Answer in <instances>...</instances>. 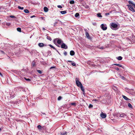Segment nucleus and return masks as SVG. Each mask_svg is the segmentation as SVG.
<instances>
[{"label": "nucleus", "instance_id": "44", "mask_svg": "<svg viewBox=\"0 0 135 135\" xmlns=\"http://www.w3.org/2000/svg\"><path fill=\"white\" fill-rule=\"evenodd\" d=\"M1 52H2V53L3 54H5V53L2 50L1 51Z\"/></svg>", "mask_w": 135, "mask_h": 135}, {"label": "nucleus", "instance_id": "17", "mask_svg": "<svg viewBox=\"0 0 135 135\" xmlns=\"http://www.w3.org/2000/svg\"><path fill=\"white\" fill-rule=\"evenodd\" d=\"M128 107L129 108H131L132 109L133 108V107L132 106V105L130 103H128Z\"/></svg>", "mask_w": 135, "mask_h": 135}, {"label": "nucleus", "instance_id": "33", "mask_svg": "<svg viewBox=\"0 0 135 135\" xmlns=\"http://www.w3.org/2000/svg\"><path fill=\"white\" fill-rule=\"evenodd\" d=\"M93 107V105H92V104H90L88 107L89 108H91Z\"/></svg>", "mask_w": 135, "mask_h": 135}, {"label": "nucleus", "instance_id": "2", "mask_svg": "<svg viewBox=\"0 0 135 135\" xmlns=\"http://www.w3.org/2000/svg\"><path fill=\"white\" fill-rule=\"evenodd\" d=\"M101 27L103 30H105L107 29V27L106 24H101Z\"/></svg>", "mask_w": 135, "mask_h": 135}, {"label": "nucleus", "instance_id": "48", "mask_svg": "<svg viewBox=\"0 0 135 135\" xmlns=\"http://www.w3.org/2000/svg\"><path fill=\"white\" fill-rule=\"evenodd\" d=\"M35 17V16H34V15H33V16H31V17H31V18H33V17Z\"/></svg>", "mask_w": 135, "mask_h": 135}, {"label": "nucleus", "instance_id": "40", "mask_svg": "<svg viewBox=\"0 0 135 135\" xmlns=\"http://www.w3.org/2000/svg\"><path fill=\"white\" fill-rule=\"evenodd\" d=\"M57 7L58 8H62V6L61 5H58L57 6Z\"/></svg>", "mask_w": 135, "mask_h": 135}, {"label": "nucleus", "instance_id": "39", "mask_svg": "<svg viewBox=\"0 0 135 135\" xmlns=\"http://www.w3.org/2000/svg\"><path fill=\"white\" fill-rule=\"evenodd\" d=\"M71 105H72L75 106L76 105V104L75 103H71Z\"/></svg>", "mask_w": 135, "mask_h": 135}, {"label": "nucleus", "instance_id": "38", "mask_svg": "<svg viewBox=\"0 0 135 135\" xmlns=\"http://www.w3.org/2000/svg\"><path fill=\"white\" fill-rule=\"evenodd\" d=\"M61 99V96H59L58 98V100H60Z\"/></svg>", "mask_w": 135, "mask_h": 135}, {"label": "nucleus", "instance_id": "6", "mask_svg": "<svg viewBox=\"0 0 135 135\" xmlns=\"http://www.w3.org/2000/svg\"><path fill=\"white\" fill-rule=\"evenodd\" d=\"M106 114L103 113H102L100 114V116L102 118H105L106 117Z\"/></svg>", "mask_w": 135, "mask_h": 135}, {"label": "nucleus", "instance_id": "20", "mask_svg": "<svg viewBox=\"0 0 135 135\" xmlns=\"http://www.w3.org/2000/svg\"><path fill=\"white\" fill-rule=\"evenodd\" d=\"M122 57L121 56H119L118 57L117 59L118 60H120L122 59Z\"/></svg>", "mask_w": 135, "mask_h": 135}, {"label": "nucleus", "instance_id": "16", "mask_svg": "<svg viewBox=\"0 0 135 135\" xmlns=\"http://www.w3.org/2000/svg\"><path fill=\"white\" fill-rule=\"evenodd\" d=\"M61 39H59L57 41V43L59 44H60L61 43Z\"/></svg>", "mask_w": 135, "mask_h": 135}, {"label": "nucleus", "instance_id": "14", "mask_svg": "<svg viewBox=\"0 0 135 135\" xmlns=\"http://www.w3.org/2000/svg\"><path fill=\"white\" fill-rule=\"evenodd\" d=\"M114 65H116L117 66L119 67H122V68H123V66L121 64H114Z\"/></svg>", "mask_w": 135, "mask_h": 135}, {"label": "nucleus", "instance_id": "21", "mask_svg": "<svg viewBox=\"0 0 135 135\" xmlns=\"http://www.w3.org/2000/svg\"><path fill=\"white\" fill-rule=\"evenodd\" d=\"M47 38L48 40H49L51 41L52 40V39L51 37L49 36H47Z\"/></svg>", "mask_w": 135, "mask_h": 135}, {"label": "nucleus", "instance_id": "53", "mask_svg": "<svg viewBox=\"0 0 135 135\" xmlns=\"http://www.w3.org/2000/svg\"><path fill=\"white\" fill-rule=\"evenodd\" d=\"M1 7H0V10L1 9Z\"/></svg>", "mask_w": 135, "mask_h": 135}, {"label": "nucleus", "instance_id": "32", "mask_svg": "<svg viewBox=\"0 0 135 135\" xmlns=\"http://www.w3.org/2000/svg\"><path fill=\"white\" fill-rule=\"evenodd\" d=\"M120 78L121 79L123 80H124L125 79V78L124 76H120Z\"/></svg>", "mask_w": 135, "mask_h": 135}, {"label": "nucleus", "instance_id": "35", "mask_svg": "<svg viewBox=\"0 0 135 135\" xmlns=\"http://www.w3.org/2000/svg\"><path fill=\"white\" fill-rule=\"evenodd\" d=\"M35 62L34 61H33L32 63V65L33 66H35Z\"/></svg>", "mask_w": 135, "mask_h": 135}, {"label": "nucleus", "instance_id": "29", "mask_svg": "<svg viewBox=\"0 0 135 135\" xmlns=\"http://www.w3.org/2000/svg\"><path fill=\"white\" fill-rule=\"evenodd\" d=\"M58 23V22L57 21L55 22L54 23V26L56 27L57 26V25H56V24L57 23Z\"/></svg>", "mask_w": 135, "mask_h": 135}, {"label": "nucleus", "instance_id": "47", "mask_svg": "<svg viewBox=\"0 0 135 135\" xmlns=\"http://www.w3.org/2000/svg\"><path fill=\"white\" fill-rule=\"evenodd\" d=\"M55 68V66H52L50 68V69H51L52 68Z\"/></svg>", "mask_w": 135, "mask_h": 135}, {"label": "nucleus", "instance_id": "50", "mask_svg": "<svg viewBox=\"0 0 135 135\" xmlns=\"http://www.w3.org/2000/svg\"><path fill=\"white\" fill-rule=\"evenodd\" d=\"M99 48L101 49H104V47H101L100 48Z\"/></svg>", "mask_w": 135, "mask_h": 135}, {"label": "nucleus", "instance_id": "4", "mask_svg": "<svg viewBox=\"0 0 135 135\" xmlns=\"http://www.w3.org/2000/svg\"><path fill=\"white\" fill-rule=\"evenodd\" d=\"M128 6L129 9L133 12H135V11L134 9L132 6L129 4L127 5Z\"/></svg>", "mask_w": 135, "mask_h": 135}, {"label": "nucleus", "instance_id": "34", "mask_svg": "<svg viewBox=\"0 0 135 135\" xmlns=\"http://www.w3.org/2000/svg\"><path fill=\"white\" fill-rule=\"evenodd\" d=\"M11 24L7 22L6 23V25L7 26H9L11 25Z\"/></svg>", "mask_w": 135, "mask_h": 135}, {"label": "nucleus", "instance_id": "30", "mask_svg": "<svg viewBox=\"0 0 135 135\" xmlns=\"http://www.w3.org/2000/svg\"><path fill=\"white\" fill-rule=\"evenodd\" d=\"M24 79L27 81H30L31 80V79L29 78L27 79L25 77Z\"/></svg>", "mask_w": 135, "mask_h": 135}, {"label": "nucleus", "instance_id": "19", "mask_svg": "<svg viewBox=\"0 0 135 135\" xmlns=\"http://www.w3.org/2000/svg\"><path fill=\"white\" fill-rule=\"evenodd\" d=\"M98 17H102V16L101 15V13H99L97 14Z\"/></svg>", "mask_w": 135, "mask_h": 135}, {"label": "nucleus", "instance_id": "18", "mask_svg": "<svg viewBox=\"0 0 135 135\" xmlns=\"http://www.w3.org/2000/svg\"><path fill=\"white\" fill-rule=\"evenodd\" d=\"M60 12L62 14H65L66 13V12L65 11H60Z\"/></svg>", "mask_w": 135, "mask_h": 135}, {"label": "nucleus", "instance_id": "37", "mask_svg": "<svg viewBox=\"0 0 135 135\" xmlns=\"http://www.w3.org/2000/svg\"><path fill=\"white\" fill-rule=\"evenodd\" d=\"M128 3L130 4H131L132 5L133 4V3L131 1H128Z\"/></svg>", "mask_w": 135, "mask_h": 135}, {"label": "nucleus", "instance_id": "9", "mask_svg": "<svg viewBox=\"0 0 135 135\" xmlns=\"http://www.w3.org/2000/svg\"><path fill=\"white\" fill-rule=\"evenodd\" d=\"M70 54L71 56H73L75 54V52L74 51L71 50L70 52Z\"/></svg>", "mask_w": 135, "mask_h": 135}, {"label": "nucleus", "instance_id": "26", "mask_svg": "<svg viewBox=\"0 0 135 135\" xmlns=\"http://www.w3.org/2000/svg\"><path fill=\"white\" fill-rule=\"evenodd\" d=\"M38 129L39 130H40L41 129V126L40 125H38L37 127Z\"/></svg>", "mask_w": 135, "mask_h": 135}, {"label": "nucleus", "instance_id": "25", "mask_svg": "<svg viewBox=\"0 0 135 135\" xmlns=\"http://www.w3.org/2000/svg\"><path fill=\"white\" fill-rule=\"evenodd\" d=\"M69 3L70 4H73L74 3V1L73 0H71L70 1Z\"/></svg>", "mask_w": 135, "mask_h": 135}, {"label": "nucleus", "instance_id": "23", "mask_svg": "<svg viewBox=\"0 0 135 135\" xmlns=\"http://www.w3.org/2000/svg\"><path fill=\"white\" fill-rule=\"evenodd\" d=\"M79 13H77L75 14V17H78V16H79Z\"/></svg>", "mask_w": 135, "mask_h": 135}, {"label": "nucleus", "instance_id": "51", "mask_svg": "<svg viewBox=\"0 0 135 135\" xmlns=\"http://www.w3.org/2000/svg\"><path fill=\"white\" fill-rule=\"evenodd\" d=\"M0 75L1 76H3V75L0 72Z\"/></svg>", "mask_w": 135, "mask_h": 135}, {"label": "nucleus", "instance_id": "27", "mask_svg": "<svg viewBox=\"0 0 135 135\" xmlns=\"http://www.w3.org/2000/svg\"><path fill=\"white\" fill-rule=\"evenodd\" d=\"M17 29L18 31H19V32H21V28L18 27L17 28Z\"/></svg>", "mask_w": 135, "mask_h": 135}, {"label": "nucleus", "instance_id": "8", "mask_svg": "<svg viewBox=\"0 0 135 135\" xmlns=\"http://www.w3.org/2000/svg\"><path fill=\"white\" fill-rule=\"evenodd\" d=\"M69 62H71V65L73 66H76V64L74 62H73L72 61L70 60H68L67 61Z\"/></svg>", "mask_w": 135, "mask_h": 135}, {"label": "nucleus", "instance_id": "49", "mask_svg": "<svg viewBox=\"0 0 135 135\" xmlns=\"http://www.w3.org/2000/svg\"><path fill=\"white\" fill-rule=\"evenodd\" d=\"M133 7L134 8H135V4H134V3L132 5V7Z\"/></svg>", "mask_w": 135, "mask_h": 135}, {"label": "nucleus", "instance_id": "52", "mask_svg": "<svg viewBox=\"0 0 135 135\" xmlns=\"http://www.w3.org/2000/svg\"><path fill=\"white\" fill-rule=\"evenodd\" d=\"M1 130V128H0V131Z\"/></svg>", "mask_w": 135, "mask_h": 135}, {"label": "nucleus", "instance_id": "24", "mask_svg": "<svg viewBox=\"0 0 135 135\" xmlns=\"http://www.w3.org/2000/svg\"><path fill=\"white\" fill-rule=\"evenodd\" d=\"M49 46L51 47V48L53 49L56 50V49L52 45L50 44Z\"/></svg>", "mask_w": 135, "mask_h": 135}, {"label": "nucleus", "instance_id": "1", "mask_svg": "<svg viewBox=\"0 0 135 135\" xmlns=\"http://www.w3.org/2000/svg\"><path fill=\"white\" fill-rule=\"evenodd\" d=\"M75 80L76 81V84L78 86L80 87L82 85V84H81V82L79 81L78 79L77 78H76Z\"/></svg>", "mask_w": 135, "mask_h": 135}, {"label": "nucleus", "instance_id": "11", "mask_svg": "<svg viewBox=\"0 0 135 135\" xmlns=\"http://www.w3.org/2000/svg\"><path fill=\"white\" fill-rule=\"evenodd\" d=\"M38 45L40 47H42L44 46V45L43 43H39L38 44Z\"/></svg>", "mask_w": 135, "mask_h": 135}, {"label": "nucleus", "instance_id": "42", "mask_svg": "<svg viewBox=\"0 0 135 135\" xmlns=\"http://www.w3.org/2000/svg\"><path fill=\"white\" fill-rule=\"evenodd\" d=\"M64 54L65 56H66L67 55V53L65 51L64 53Z\"/></svg>", "mask_w": 135, "mask_h": 135}, {"label": "nucleus", "instance_id": "12", "mask_svg": "<svg viewBox=\"0 0 135 135\" xmlns=\"http://www.w3.org/2000/svg\"><path fill=\"white\" fill-rule=\"evenodd\" d=\"M122 97L125 100H130L129 99V98H128L126 97L125 95H122Z\"/></svg>", "mask_w": 135, "mask_h": 135}, {"label": "nucleus", "instance_id": "5", "mask_svg": "<svg viewBox=\"0 0 135 135\" xmlns=\"http://www.w3.org/2000/svg\"><path fill=\"white\" fill-rule=\"evenodd\" d=\"M61 47L62 48L66 49H68V46L66 45L65 44L63 43L61 45Z\"/></svg>", "mask_w": 135, "mask_h": 135}, {"label": "nucleus", "instance_id": "41", "mask_svg": "<svg viewBox=\"0 0 135 135\" xmlns=\"http://www.w3.org/2000/svg\"><path fill=\"white\" fill-rule=\"evenodd\" d=\"M10 17L12 18H14L15 17L14 16L12 15L10 16Z\"/></svg>", "mask_w": 135, "mask_h": 135}, {"label": "nucleus", "instance_id": "36", "mask_svg": "<svg viewBox=\"0 0 135 135\" xmlns=\"http://www.w3.org/2000/svg\"><path fill=\"white\" fill-rule=\"evenodd\" d=\"M92 101H95V102H98L99 101V100H97L96 99H93V100H92Z\"/></svg>", "mask_w": 135, "mask_h": 135}, {"label": "nucleus", "instance_id": "22", "mask_svg": "<svg viewBox=\"0 0 135 135\" xmlns=\"http://www.w3.org/2000/svg\"><path fill=\"white\" fill-rule=\"evenodd\" d=\"M24 12L26 13H29V11L27 9H25L24 11Z\"/></svg>", "mask_w": 135, "mask_h": 135}, {"label": "nucleus", "instance_id": "31", "mask_svg": "<svg viewBox=\"0 0 135 135\" xmlns=\"http://www.w3.org/2000/svg\"><path fill=\"white\" fill-rule=\"evenodd\" d=\"M37 71L38 72V73L40 74H41L42 73V72L40 70H37Z\"/></svg>", "mask_w": 135, "mask_h": 135}, {"label": "nucleus", "instance_id": "10", "mask_svg": "<svg viewBox=\"0 0 135 135\" xmlns=\"http://www.w3.org/2000/svg\"><path fill=\"white\" fill-rule=\"evenodd\" d=\"M44 11L46 12H48L49 10L48 8L46 7H44Z\"/></svg>", "mask_w": 135, "mask_h": 135}, {"label": "nucleus", "instance_id": "7", "mask_svg": "<svg viewBox=\"0 0 135 135\" xmlns=\"http://www.w3.org/2000/svg\"><path fill=\"white\" fill-rule=\"evenodd\" d=\"M85 35L86 37L88 39H90L91 38V37L90 36L89 33L87 32H86Z\"/></svg>", "mask_w": 135, "mask_h": 135}, {"label": "nucleus", "instance_id": "45", "mask_svg": "<svg viewBox=\"0 0 135 135\" xmlns=\"http://www.w3.org/2000/svg\"><path fill=\"white\" fill-rule=\"evenodd\" d=\"M109 15V13H106L105 14V15L106 16H107L108 15Z\"/></svg>", "mask_w": 135, "mask_h": 135}, {"label": "nucleus", "instance_id": "46", "mask_svg": "<svg viewBox=\"0 0 135 135\" xmlns=\"http://www.w3.org/2000/svg\"><path fill=\"white\" fill-rule=\"evenodd\" d=\"M120 117H123V114H121L120 115Z\"/></svg>", "mask_w": 135, "mask_h": 135}, {"label": "nucleus", "instance_id": "13", "mask_svg": "<svg viewBox=\"0 0 135 135\" xmlns=\"http://www.w3.org/2000/svg\"><path fill=\"white\" fill-rule=\"evenodd\" d=\"M80 87L81 88V90L83 92V93H84V89L83 88V85L80 86Z\"/></svg>", "mask_w": 135, "mask_h": 135}, {"label": "nucleus", "instance_id": "3", "mask_svg": "<svg viewBox=\"0 0 135 135\" xmlns=\"http://www.w3.org/2000/svg\"><path fill=\"white\" fill-rule=\"evenodd\" d=\"M111 28L113 29L114 28H115L117 27L118 25L115 23H112L111 24Z\"/></svg>", "mask_w": 135, "mask_h": 135}, {"label": "nucleus", "instance_id": "28", "mask_svg": "<svg viewBox=\"0 0 135 135\" xmlns=\"http://www.w3.org/2000/svg\"><path fill=\"white\" fill-rule=\"evenodd\" d=\"M18 8L19 9H20L21 10H23L24 9V7H21L20 6H18Z\"/></svg>", "mask_w": 135, "mask_h": 135}, {"label": "nucleus", "instance_id": "43", "mask_svg": "<svg viewBox=\"0 0 135 135\" xmlns=\"http://www.w3.org/2000/svg\"><path fill=\"white\" fill-rule=\"evenodd\" d=\"M115 69L117 70H119V69L118 68H115Z\"/></svg>", "mask_w": 135, "mask_h": 135}, {"label": "nucleus", "instance_id": "15", "mask_svg": "<svg viewBox=\"0 0 135 135\" xmlns=\"http://www.w3.org/2000/svg\"><path fill=\"white\" fill-rule=\"evenodd\" d=\"M60 135H66V132H62L60 133Z\"/></svg>", "mask_w": 135, "mask_h": 135}]
</instances>
